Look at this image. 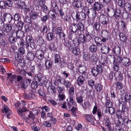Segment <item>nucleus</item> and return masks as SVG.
<instances>
[{
  "label": "nucleus",
  "mask_w": 131,
  "mask_h": 131,
  "mask_svg": "<svg viewBox=\"0 0 131 131\" xmlns=\"http://www.w3.org/2000/svg\"><path fill=\"white\" fill-rule=\"evenodd\" d=\"M39 14L38 13L36 12L35 11L31 12L30 16V19L33 20L37 19L38 17Z\"/></svg>",
  "instance_id": "412c9836"
},
{
  "label": "nucleus",
  "mask_w": 131,
  "mask_h": 131,
  "mask_svg": "<svg viewBox=\"0 0 131 131\" xmlns=\"http://www.w3.org/2000/svg\"><path fill=\"white\" fill-rule=\"evenodd\" d=\"M73 44L75 47H78L79 45V41L78 38L74 39L73 40Z\"/></svg>",
  "instance_id": "e2e57ef3"
},
{
  "label": "nucleus",
  "mask_w": 131,
  "mask_h": 131,
  "mask_svg": "<svg viewBox=\"0 0 131 131\" xmlns=\"http://www.w3.org/2000/svg\"><path fill=\"white\" fill-rule=\"evenodd\" d=\"M119 36V39L123 42L125 43L127 41V38L122 32H120Z\"/></svg>",
  "instance_id": "aec40b11"
},
{
  "label": "nucleus",
  "mask_w": 131,
  "mask_h": 131,
  "mask_svg": "<svg viewBox=\"0 0 131 131\" xmlns=\"http://www.w3.org/2000/svg\"><path fill=\"white\" fill-rule=\"evenodd\" d=\"M103 69L102 65L101 64L97 65L96 67H93L91 69V73L92 75L97 76L99 73H101L103 72Z\"/></svg>",
  "instance_id": "7ed1b4c3"
},
{
  "label": "nucleus",
  "mask_w": 131,
  "mask_h": 131,
  "mask_svg": "<svg viewBox=\"0 0 131 131\" xmlns=\"http://www.w3.org/2000/svg\"><path fill=\"white\" fill-rule=\"evenodd\" d=\"M116 62L119 63H122L123 65L126 67L129 66L131 63L129 58L126 57L122 58L120 56H118L117 57Z\"/></svg>",
  "instance_id": "f03ea898"
},
{
  "label": "nucleus",
  "mask_w": 131,
  "mask_h": 131,
  "mask_svg": "<svg viewBox=\"0 0 131 131\" xmlns=\"http://www.w3.org/2000/svg\"><path fill=\"white\" fill-rule=\"evenodd\" d=\"M25 32L20 30H18L16 31V34L17 38L20 39L23 37L24 36Z\"/></svg>",
  "instance_id": "cd10ccee"
},
{
  "label": "nucleus",
  "mask_w": 131,
  "mask_h": 131,
  "mask_svg": "<svg viewBox=\"0 0 131 131\" xmlns=\"http://www.w3.org/2000/svg\"><path fill=\"white\" fill-rule=\"evenodd\" d=\"M54 63H60L61 59L59 54H55L54 56Z\"/></svg>",
  "instance_id": "c9c22d12"
},
{
  "label": "nucleus",
  "mask_w": 131,
  "mask_h": 131,
  "mask_svg": "<svg viewBox=\"0 0 131 131\" xmlns=\"http://www.w3.org/2000/svg\"><path fill=\"white\" fill-rule=\"evenodd\" d=\"M78 31L79 30L80 31H83L85 29V28L84 25L81 22H80L77 24Z\"/></svg>",
  "instance_id": "5701e85b"
},
{
  "label": "nucleus",
  "mask_w": 131,
  "mask_h": 131,
  "mask_svg": "<svg viewBox=\"0 0 131 131\" xmlns=\"http://www.w3.org/2000/svg\"><path fill=\"white\" fill-rule=\"evenodd\" d=\"M86 38L83 34H80L79 36V39L82 43H85L87 41H88L90 40L92 37L89 34H86Z\"/></svg>",
  "instance_id": "39448f33"
},
{
  "label": "nucleus",
  "mask_w": 131,
  "mask_h": 131,
  "mask_svg": "<svg viewBox=\"0 0 131 131\" xmlns=\"http://www.w3.org/2000/svg\"><path fill=\"white\" fill-rule=\"evenodd\" d=\"M63 84L67 88V90H68L69 88L73 85L71 82L68 80H66L64 79H63Z\"/></svg>",
  "instance_id": "b1692460"
},
{
  "label": "nucleus",
  "mask_w": 131,
  "mask_h": 131,
  "mask_svg": "<svg viewBox=\"0 0 131 131\" xmlns=\"http://www.w3.org/2000/svg\"><path fill=\"white\" fill-rule=\"evenodd\" d=\"M17 40L16 38L14 37H13L12 35L9 37L8 40L12 44H14L17 41Z\"/></svg>",
  "instance_id": "2f4dec72"
},
{
  "label": "nucleus",
  "mask_w": 131,
  "mask_h": 131,
  "mask_svg": "<svg viewBox=\"0 0 131 131\" xmlns=\"http://www.w3.org/2000/svg\"><path fill=\"white\" fill-rule=\"evenodd\" d=\"M116 88L117 90H119L123 88L122 83L120 82H117L116 84Z\"/></svg>",
  "instance_id": "09e8293b"
},
{
  "label": "nucleus",
  "mask_w": 131,
  "mask_h": 131,
  "mask_svg": "<svg viewBox=\"0 0 131 131\" xmlns=\"http://www.w3.org/2000/svg\"><path fill=\"white\" fill-rule=\"evenodd\" d=\"M122 10L120 9L117 8L115 11L114 18L116 19H119L122 15Z\"/></svg>",
  "instance_id": "2eb2a0df"
},
{
  "label": "nucleus",
  "mask_w": 131,
  "mask_h": 131,
  "mask_svg": "<svg viewBox=\"0 0 131 131\" xmlns=\"http://www.w3.org/2000/svg\"><path fill=\"white\" fill-rule=\"evenodd\" d=\"M40 15H39V16L40 17L41 21L45 22L49 19V16L47 15L42 16V12L41 11L40 12Z\"/></svg>",
  "instance_id": "c85d7f7f"
},
{
  "label": "nucleus",
  "mask_w": 131,
  "mask_h": 131,
  "mask_svg": "<svg viewBox=\"0 0 131 131\" xmlns=\"http://www.w3.org/2000/svg\"><path fill=\"white\" fill-rule=\"evenodd\" d=\"M99 20L100 23L104 25H106L109 22V18L106 15L103 14L101 15L99 18Z\"/></svg>",
  "instance_id": "0eeeda50"
},
{
  "label": "nucleus",
  "mask_w": 131,
  "mask_h": 131,
  "mask_svg": "<svg viewBox=\"0 0 131 131\" xmlns=\"http://www.w3.org/2000/svg\"><path fill=\"white\" fill-rule=\"evenodd\" d=\"M21 18L20 14L18 13H16L14 15L13 20H14L15 22V21H18Z\"/></svg>",
  "instance_id": "ea45409f"
},
{
  "label": "nucleus",
  "mask_w": 131,
  "mask_h": 131,
  "mask_svg": "<svg viewBox=\"0 0 131 131\" xmlns=\"http://www.w3.org/2000/svg\"><path fill=\"white\" fill-rule=\"evenodd\" d=\"M20 88L23 90L26 89L28 85L27 82L25 81H22L20 83Z\"/></svg>",
  "instance_id": "f704fd0d"
},
{
  "label": "nucleus",
  "mask_w": 131,
  "mask_h": 131,
  "mask_svg": "<svg viewBox=\"0 0 131 131\" xmlns=\"http://www.w3.org/2000/svg\"><path fill=\"white\" fill-rule=\"evenodd\" d=\"M102 39L99 37H95L94 39L95 42L97 46H102V43L100 42H106L107 41L109 40L111 38L110 33L108 30H103L101 31Z\"/></svg>",
  "instance_id": "f257e3e1"
},
{
  "label": "nucleus",
  "mask_w": 131,
  "mask_h": 131,
  "mask_svg": "<svg viewBox=\"0 0 131 131\" xmlns=\"http://www.w3.org/2000/svg\"><path fill=\"white\" fill-rule=\"evenodd\" d=\"M95 89L97 91H100L102 89L103 86L100 84H98L95 86Z\"/></svg>",
  "instance_id": "3c124183"
},
{
  "label": "nucleus",
  "mask_w": 131,
  "mask_h": 131,
  "mask_svg": "<svg viewBox=\"0 0 131 131\" xmlns=\"http://www.w3.org/2000/svg\"><path fill=\"white\" fill-rule=\"evenodd\" d=\"M18 52L19 54L22 55L25 53V50L23 47H20L18 49Z\"/></svg>",
  "instance_id": "864d4df0"
},
{
  "label": "nucleus",
  "mask_w": 131,
  "mask_h": 131,
  "mask_svg": "<svg viewBox=\"0 0 131 131\" xmlns=\"http://www.w3.org/2000/svg\"><path fill=\"white\" fill-rule=\"evenodd\" d=\"M37 81H33L31 83V86L32 89H36L38 87V83Z\"/></svg>",
  "instance_id": "680f3d73"
},
{
  "label": "nucleus",
  "mask_w": 131,
  "mask_h": 131,
  "mask_svg": "<svg viewBox=\"0 0 131 131\" xmlns=\"http://www.w3.org/2000/svg\"><path fill=\"white\" fill-rule=\"evenodd\" d=\"M35 57L34 53L32 52L29 51L28 52L26 55V57L29 61H31L33 60Z\"/></svg>",
  "instance_id": "a211bd4d"
},
{
  "label": "nucleus",
  "mask_w": 131,
  "mask_h": 131,
  "mask_svg": "<svg viewBox=\"0 0 131 131\" xmlns=\"http://www.w3.org/2000/svg\"><path fill=\"white\" fill-rule=\"evenodd\" d=\"M111 50V48L108 46L105 45L100 49L101 52L104 54H108Z\"/></svg>",
  "instance_id": "dca6fc26"
},
{
  "label": "nucleus",
  "mask_w": 131,
  "mask_h": 131,
  "mask_svg": "<svg viewBox=\"0 0 131 131\" xmlns=\"http://www.w3.org/2000/svg\"><path fill=\"white\" fill-rule=\"evenodd\" d=\"M12 24H5L3 27V29L5 32H10L12 29Z\"/></svg>",
  "instance_id": "4468645a"
},
{
  "label": "nucleus",
  "mask_w": 131,
  "mask_h": 131,
  "mask_svg": "<svg viewBox=\"0 0 131 131\" xmlns=\"http://www.w3.org/2000/svg\"><path fill=\"white\" fill-rule=\"evenodd\" d=\"M77 24L73 23L71 24L70 27V30L72 32L74 33L78 32Z\"/></svg>",
  "instance_id": "f3484780"
},
{
  "label": "nucleus",
  "mask_w": 131,
  "mask_h": 131,
  "mask_svg": "<svg viewBox=\"0 0 131 131\" xmlns=\"http://www.w3.org/2000/svg\"><path fill=\"white\" fill-rule=\"evenodd\" d=\"M35 57L38 59L41 60L44 58V53L43 51L39 50L35 52Z\"/></svg>",
  "instance_id": "9b49d317"
},
{
  "label": "nucleus",
  "mask_w": 131,
  "mask_h": 131,
  "mask_svg": "<svg viewBox=\"0 0 131 131\" xmlns=\"http://www.w3.org/2000/svg\"><path fill=\"white\" fill-rule=\"evenodd\" d=\"M123 123L121 124H124L128 127V128H130V131H131V120L128 118H126L123 119Z\"/></svg>",
  "instance_id": "f8f14e48"
},
{
  "label": "nucleus",
  "mask_w": 131,
  "mask_h": 131,
  "mask_svg": "<svg viewBox=\"0 0 131 131\" xmlns=\"http://www.w3.org/2000/svg\"><path fill=\"white\" fill-rule=\"evenodd\" d=\"M129 14L127 12V11L125 10V12L122 14V15L123 18L125 19H127L129 16Z\"/></svg>",
  "instance_id": "5fc2aeb1"
},
{
  "label": "nucleus",
  "mask_w": 131,
  "mask_h": 131,
  "mask_svg": "<svg viewBox=\"0 0 131 131\" xmlns=\"http://www.w3.org/2000/svg\"><path fill=\"white\" fill-rule=\"evenodd\" d=\"M122 113H121L120 110H117L116 113V114L117 117L118 119L122 118V119L123 120V119L122 118Z\"/></svg>",
  "instance_id": "052dcab7"
},
{
  "label": "nucleus",
  "mask_w": 131,
  "mask_h": 131,
  "mask_svg": "<svg viewBox=\"0 0 131 131\" xmlns=\"http://www.w3.org/2000/svg\"><path fill=\"white\" fill-rule=\"evenodd\" d=\"M93 27L96 31H99L101 28V26L99 22L94 23L93 26Z\"/></svg>",
  "instance_id": "7c9ffc66"
},
{
  "label": "nucleus",
  "mask_w": 131,
  "mask_h": 131,
  "mask_svg": "<svg viewBox=\"0 0 131 131\" xmlns=\"http://www.w3.org/2000/svg\"><path fill=\"white\" fill-rule=\"evenodd\" d=\"M18 6L20 8L24 9L25 11L27 12L28 11H29L28 8L27 6L25 5L24 2H22Z\"/></svg>",
  "instance_id": "473e14b6"
},
{
  "label": "nucleus",
  "mask_w": 131,
  "mask_h": 131,
  "mask_svg": "<svg viewBox=\"0 0 131 131\" xmlns=\"http://www.w3.org/2000/svg\"><path fill=\"white\" fill-rule=\"evenodd\" d=\"M28 111V110L25 107H23L21 110H19L18 111V112L19 113V114L20 116H22L24 112Z\"/></svg>",
  "instance_id": "8fccbe9b"
},
{
  "label": "nucleus",
  "mask_w": 131,
  "mask_h": 131,
  "mask_svg": "<svg viewBox=\"0 0 131 131\" xmlns=\"http://www.w3.org/2000/svg\"><path fill=\"white\" fill-rule=\"evenodd\" d=\"M81 76L84 78L85 79H87L88 77V74L86 71L83 72L80 74Z\"/></svg>",
  "instance_id": "69168bd1"
},
{
  "label": "nucleus",
  "mask_w": 131,
  "mask_h": 131,
  "mask_svg": "<svg viewBox=\"0 0 131 131\" xmlns=\"http://www.w3.org/2000/svg\"><path fill=\"white\" fill-rule=\"evenodd\" d=\"M58 97H59V101H62L64 100L65 98L66 97V96L64 94H63L62 93L61 94H59L58 95Z\"/></svg>",
  "instance_id": "338daca9"
},
{
  "label": "nucleus",
  "mask_w": 131,
  "mask_h": 131,
  "mask_svg": "<svg viewBox=\"0 0 131 131\" xmlns=\"http://www.w3.org/2000/svg\"><path fill=\"white\" fill-rule=\"evenodd\" d=\"M35 116L34 114L30 111L28 117L26 118L25 120L26 122L32 125L33 124L35 123Z\"/></svg>",
  "instance_id": "6e6552de"
},
{
  "label": "nucleus",
  "mask_w": 131,
  "mask_h": 131,
  "mask_svg": "<svg viewBox=\"0 0 131 131\" xmlns=\"http://www.w3.org/2000/svg\"><path fill=\"white\" fill-rule=\"evenodd\" d=\"M81 106L84 109L89 108L91 106L90 103L88 101L84 102L83 104L81 105Z\"/></svg>",
  "instance_id": "4c0bfd02"
},
{
  "label": "nucleus",
  "mask_w": 131,
  "mask_h": 131,
  "mask_svg": "<svg viewBox=\"0 0 131 131\" xmlns=\"http://www.w3.org/2000/svg\"><path fill=\"white\" fill-rule=\"evenodd\" d=\"M103 4L100 2H95L93 4V7L94 11H99L103 7Z\"/></svg>",
  "instance_id": "1a4fd4ad"
},
{
  "label": "nucleus",
  "mask_w": 131,
  "mask_h": 131,
  "mask_svg": "<svg viewBox=\"0 0 131 131\" xmlns=\"http://www.w3.org/2000/svg\"><path fill=\"white\" fill-rule=\"evenodd\" d=\"M1 110L3 113L7 114V118H10V115L12 113V112L7 105H4L3 107V108Z\"/></svg>",
  "instance_id": "9d476101"
},
{
  "label": "nucleus",
  "mask_w": 131,
  "mask_h": 131,
  "mask_svg": "<svg viewBox=\"0 0 131 131\" xmlns=\"http://www.w3.org/2000/svg\"><path fill=\"white\" fill-rule=\"evenodd\" d=\"M85 79L82 76H79L77 79V84L78 85H82L85 82Z\"/></svg>",
  "instance_id": "393cba45"
},
{
  "label": "nucleus",
  "mask_w": 131,
  "mask_h": 131,
  "mask_svg": "<svg viewBox=\"0 0 131 131\" xmlns=\"http://www.w3.org/2000/svg\"><path fill=\"white\" fill-rule=\"evenodd\" d=\"M64 88V87H61L58 85L57 89L58 93L59 94L62 93Z\"/></svg>",
  "instance_id": "0e129e2a"
},
{
  "label": "nucleus",
  "mask_w": 131,
  "mask_h": 131,
  "mask_svg": "<svg viewBox=\"0 0 131 131\" xmlns=\"http://www.w3.org/2000/svg\"><path fill=\"white\" fill-rule=\"evenodd\" d=\"M45 66L47 69H49L52 66V62L49 60H47L45 62Z\"/></svg>",
  "instance_id": "72a5a7b5"
},
{
  "label": "nucleus",
  "mask_w": 131,
  "mask_h": 131,
  "mask_svg": "<svg viewBox=\"0 0 131 131\" xmlns=\"http://www.w3.org/2000/svg\"><path fill=\"white\" fill-rule=\"evenodd\" d=\"M17 41L18 44L19 46L20 45V46L22 47L24 46L25 45V43L23 39H17Z\"/></svg>",
  "instance_id": "a18cd8bd"
},
{
  "label": "nucleus",
  "mask_w": 131,
  "mask_h": 131,
  "mask_svg": "<svg viewBox=\"0 0 131 131\" xmlns=\"http://www.w3.org/2000/svg\"><path fill=\"white\" fill-rule=\"evenodd\" d=\"M86 17V14L83 12H79L76 13L75 16L76 20L77 21L84 20Z\"/></svg>",
  "instance_id": "423d86ee"
},
{
  "label": "nucleus",
  "mask_w": 131,
  "mask_h": 131,
  "mask_svg": "<svg viewBox=\"0 0 131 131\" xmlns=\"http://www.w3.org/2000/svg\"><path fill=\"white\" fill-rule=\"evenodd\" d=\"M120 63L116 62V59L115 63H114V69L115 71H117L118 70L119 68L118 64Z\"/></svg>",
  "instance_id": "bf43d9fd"
},
{
  "label": "nucleus",
  "mask_w": 131,
  "mask_h": 131,
  "mask_svg": "<svg viewBox=\"0 0 131 131\" xmlns=\"http://www.w3.org/2000/svg\"><path fill=\"white\" fill-rule=\"evenodd\" d=\"M115 11V10L113 8H111L110 11V12H109L107 14V15L110 17H113L114 18Z\"/></svg>",
  "instance_id": "49530a36"
},
{
  "label": "nucleus",
  "mask_w": 131,
  "mask_h": 131,
  "mask_svg": "<svg viewBox=\"0 0 131 131\" xmlns=\"http://www.w3.org/2000/svg\"><path fill=\"white\" fill-rule=\"evenodd\" d=\"M47 37L48 40L50 41L54 38V35L53 33L49 32L47 34Z\"/></svg>",
  "instance_id": "e433bc0d"
},
{
  "label": "nucleus",
  "mask_w": 131,
  "mask_h": 131,
  "mask_svg": "<svg viewBox=\"0 0 131 131\" xmlns=\"http://www.w3.org/2000/svg\"><path fill=\"white\" fill-rule=\"evenodd\" d=\"M32 27L29 25L27 24L24 27L25 30L26 32H28L31 30Z\"/></svg>",
  "instance_id": "de8ad7c7"
},
{
  "label": "nucleus",
  "mask_w": 131,
  "mask_h": 131,
  "mask_svg": "<svg viewBox=\"0 0 131 131\" xmlns=\"http://www.w3.org/2000/svg\"><path fill=\"white\" fill-rule=\"evenodd\" d=\"M26 40L29 43L34 41V40L33 39L32 37L29 36H27Z\"/></svg>",
  "instance_id": "774afa93"
},
{
  "label": "nucleus",
  "mask_w": 131,
  "mask_h": 131,
  "mask_svg": "<svg viewBox=\"0 0 131 131\" xmlns=\"http://www.w3.org/2000/svg\"><path fill=\"white\" fill-rule=\"evenodd\" d=\"M48 15H49V16L52 19L55 18L56 17L55 14L53 11H50L49 12Z\"/></svg>",
  "instance_id": "13d9d810"
},
{
  "label": "nucleus",
  "mask_w": 131,
  "mask_h": 131,
  "mask_svg": "<svg viewBox=\"0 0 131 131\" xmlns=\"http://www.w3.org/2000/svg\"><path fill=\"white\" fill-rule=\"evenodd\" d=\"M76 96V99L77 102L78 103L81 104L82 103L83 101V97L81 95L78 96L77 95Z\"/></svg>",
  "instance_id": "58836bf2"
},
{
  "label": "nucleus",
  "mask_w": 131,
  "mask_h": 131,
  "mask_svg": "<svg viewBox=\"0 0 131 131\" xmlns=\"http://www.w3.org/2000/svg\"><path fill=\"white\" fill-rule=\"evenodd\" d=\"M23 97L24 99H34L36 98L35 95L30 92L28 94H24L23 95Z\"/></svg>",
  "instance_id": "6ab92c4d"
},
{
  "label": "nucleus",
  "mask_w": 131,
  "mask_h": 131,
  "mask_svg": "<svg viewBox=\"0 0 131 131\" xmlns=\"http://www.w3.org/2000/svg\"><path fill=\"white\" fill-rule=\"evenodd\" d=\"M24 24V23L21 21H19L17 24V26L19 30L21 29Z\"/></svg>",
  "instance_id": "c03bdc74"
},
{
  "label": "nucleus",
  "mask_w": 131,
  "mask_h": 131,
  "mask_svg": "<svg viewBox=\"0 0 131 131\" xmlns=\"http://www.w3.org/2000/svg\"><path fill=\"white\" fill-rule=\"evenodd\" d=\"M97 50V46L94 44L90 45L89 48V51L92 53H95Z\"/></svg>",
  "instance_id": "bb28decb"
},
{
  "label": "nucleus",
  "mask_w": 131,
  "mask_h": 131,
  "mask_svg": "<svg viewBox=\"0 0 131 131\" xmlns=\"http://www.w3.org/2000/svg\"><path fill=\"white\" fill-rule=\"evenodd\" d=\"M121 48L118 46H116L113 48L112 49V52L114 55L117 56L120 54Z\"/></svg>",
  "instance_id": "ddd939ff"
},
{
  "label": "nucleus",
  "mask_w": 131,
  "mask_h": 131,
  "mask_svg": "<svg viewBox=\"0 0 131 131\" xmlns=\"http://www.w3.org/2000/svg\"><path fill=\"white\" fill-rule=\"evenodd\" d=\"M124 8L126 9L128 11H130L131 6L130 4L128 2L124 4Z\"/></svg>",
  "instance_id": "37998d69"
},
{
  "label": "nucleus",
  "mask_w": 131,
  "mask_h": 131,
  "mask_svg": "<svg viewBox=\"0 0 131 131\" xmlns=\"http://www.w3.org/2000/svg\"><path fill=\"white\" fill-rule=\"evenodd\" d=\"M73 6L76 8H79L81 7L82 4L81 2L79 0H76L74 1L72 3Z\"/></svg>",
  "instance_id": "4be33fe9"
},
{
  "label": "nucleus",
  "mask_w": 131,
  "mask_h": 131,
  "mask_svg": "<svg viewBox=\"0 0 131 131\" xmlns=\"http://www.w3.org/2000/svg\"><path fill=\"white\" fill-rule=\"evenodd\" d=\"M72 52L75 55L77 56L80 53V49L78 48H75L73 49Z\"/></svg>",
  "instance_id": "603ef678"
},
{
  "label": "nucleus",
  "mask_w": 131,
  "mask_h": 131,
  "mask_svg": "<svg viewBox=\"0 0 131 131\" xmlns=\"http://www.w3.org/2000/svg\"><path fill=\"white\" fill-rule=\"evenodd\" d=\"M128 111V107L125 104H123L122 106L121 113H123V114H127Z\"/></svg>",
  "instance_id": "c756f323"
},
{
  "label": "nucleus",
  "mask_w": 131,
  "mask_h": 131,
  "mask_svg": "<svg viewBox=\"0 0 131 131\" xmlns=\"http://www.w3.org/2000/svg\"><path fill=\"white\" fill-rule=\"evenodd\" d=\"M47 116L48 117L50 118V120L51 121H53L54 123L56 122V119L52 116V113H48L47 114Z\"/></svg>",
  "instance_id": "6e6d98bb"
},
{
  "label": "nucleus",
  "mask_w": 131,
  "mask_h": 131,
  "mask_svg": "<svg viewBox=\"0 0 131 131\" xmlns=\"http://www.w3.org/2000/svg\"><path fill=\"white\" fill-rule=\"evenodd\" d=\"M56 89L53 86H51L50 87V90L49 91V93L50 94H53L56 93Z\"/></svg>",
  "instance_id": "a19ab883"
},
{
  "label": "nucleus",
  "mask_w": 131,
  "mask_h": 131,
  "mask_svg": "<svg viewBox=\"0 0 131 131\" xmlns=\"http://www.w3.org/2000/svg\"><path fill=\"white\" fill-rule=\"evenodd\" d=\"M35 70V67L34 66H32L30 69V71L29 72H26V73L28 75L32 77L33 75V73H34Z\"/></svg>",
  "instance_id": "79ce46f5"
},
{
  "label": "nucleus",
  "mask_w": 131,
  "mask_h": 131,
  "mask_svg": "<svg viewBox=\"0 0 131 131\" xmlns=\"http://www.w3.org/2000/svg\"><path fill=\"white\" fill-rule=\"evenodd\" d=\"M68 91L69 95H74V88L73 85L69 88Z\"/></svg>",
  "instance_id": "4d7b16f0"
},
{
  "label": "nucleus",
  "mask_w": 131,
  "mask_h": 131,
  "mask_svg": "<svg viewBox=\"0 0 131 131\" xmlns=\"http://www.w3.org/2000/svg\"><path fill=\"white\" fill-rule=\"evenodd\" d=\"M3 17L4 21H6L11 24H13L15 23L14 20H13V17L9 13H5L3 14Z\"/></svg>",
  "instance_id": "20e7f679"
},
{
  "label": "nucleus",
  "mask_w": 131,
  "mask_h": 131,
  "mask_svg": "<svg viewBox=\"0 0 131 131\" xmlns=\"http://www.w3.org/2000/svg\"><path fill=\"white\" fill-rule=\"evenodd\" d=\"M85 116H86V119L87 121L90 122L91 124L93 125H95V124L94 122V120L91 116L89 115L85 114Z\"/></svg>",
  "instance_id": "a878e982"
}]
</instances>
